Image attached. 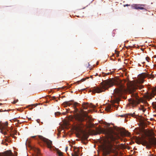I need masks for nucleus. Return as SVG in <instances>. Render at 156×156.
Listing matches in <instances>:
<instances>
[{
	"mask_svg": "<svg viewBox=\"0 0 156 156\" xmlns=\"http://www.w3.org/2000/svg\"><path fill=\"white\" fill-rule=\"evenodd\" d=\"M154 58H155V57H156V56H154Z\"/></svg>",
	"mask_w": 156,
	"mask_h": 156,
	"instance_id": "c9c22d12",
	"label": "nucleus"
},
{
	"mask_svg": "<svg viewBox=\"0 0 156 156\" xmlns=\"http://www.w3.org/2000/svg\"><path fill=\"white\" fill-rule=\"evenodd\" d=\"M113 107L116 108L117 110V107H116V105H112V106L111 105H108L105 108V110L107 112H110L111 111Z\"/></svg>",
	"mask_w": 156,
	"mask_h": 156,
	"instance_id": "f8f14e48",
	"label": "nucleus"
},
{
	"mask_svg": "<svg viewBox=\"0 0 156 156\" xmlns=\"http://www.w3.org/2000/svg\"><path fill=\"white\" fill-rule=\"evenodd\" d=\"M152 105L154 109H156V102H154L152 103Z\"/></svg>",
	"mask_w": 156,
	"mask_h": 156,
	"instance_id": "f3484780",
	"label": "nucleus"
},
{
	"mask_svg": "<svg viewBox=\"0 0 156 156\" xmlns=\"http://www.w3.org/2000/svg\"><path fill=\"white\" fill-rule=\"evenodd\" d=\"M16 133H15V134H16Z\"/></svg>",
	"mask_w": 156,
	"mask_h": 156,
	"instance_id": "e433bc0d",
	"label": "nucleus"
},
{
	"mask_svg": "<svg viewBox=\"0 0 156 156\" xmlns=\"http://www.w3.org/2000/svg\"><path fill=\"white\" fill-rule=\"evenodd\" d=\"M16 102L15 101H14L13 102H12V103L13 104H16Z\"/></svg>",
	"mask_w": 156,
	"mask_h": 156,
	"instance_id": "c756f323",
	"label": "nucleus"
},
{
	"mask_svg": "<svg viewBox=\"0 0 156 156\" xmlns=\"http://www.w3.org/2000/svg\"><path fill=\"white\" fill-rule=\"evenodd\" d=\"M145 5L144 4H133L132 5V8L133 9H144L145 10L146 9H144L143 7H145Z\"/></svg>",
	"mask_w": 156,
	"mask_h": 156,
	"instance_id": "9d476101",
	"label": "nucleus"
},
{
	"mask_svg": "<svg viewBox=\"0 0 156 156\" xmlns=\"http://www.w3.org/2000/svg\"><path fill=\"white\" fill-rule=\"evenodd\" d=\"M85 112L83 115H77L76 116L75 119L76 120L80 122V123L78 124L77 128L79 130L81 131L82 133V138L84 140H87L88 137L89 136L87 133L82 130V129L84 126V125L83 124L82 122L85 120V118L89 119V117L86 113H85Z\"/></svg>",
	"mask_w": 156,
	"mask_h": 156,
	"instance_id": "7ed1b4c3",
	"label": "nucleus"
},
{
	"mask_svg": "<svg viewBox=\"0 0 156 156\" xmlns=\"http://www.w3.org/2000/svg\"><path fill=\"white\" fill-rule=\"evenodd\" d=\"M2 143H3L4 144H5V145H7H7H8V143H5V142H3V141H2Z\"/></svg>",
	"mask_w": 156,
	"mask_h": 156,
	"instance_id": "bb28decb",
	"label": "nucleus"
},
{
	"mask_svg": "<svg viewBox=\"0 0 156 156\" xmlns=\"http://www.w3.org/2000/svg\"><path fill=\"white\" fill-rule=\"evenodd\" d=\"M146 77L151 79H153L154 77V75L152 74H148L146 73L143 74L141 75V77L142 79H140L139 82L140 83H143L144 82L143 79Z\"/></svg>",
	"mask_w": 156,
	"mask_h": 156,
	"instance_id": "1a4fd4ad",
	"label": "nucleus"
},
{
	"mask_svg": "<svg viewBox=\"0 0 156 156\" xmlns=\"http://www.w3.org/2000/svg\"><path fill=\"white\" fill-rule=\"evenodd\" d=\"M0 156H14L11 151H7Z\"/></svg>",
	"mask_w": 156,
	"mask_h": 156,
	"instance_id": "ddd939ff",
	"label": "nucleus"
},
{
	"mask_svg": "<svg viewBox=\"0 0 156 156\" xmlns=\"http://www.w3.org/2000/svg\"><path fill=\"white\" fill-rule=\"evenodd\" d=\"M10 135L12 136V137L15 138V136H14V135L11 133H10Z\"/></svg>",
	"mask_w": 156,
	"mask_h": 156,
	"instance_id": "5701e85b",
	"label": "nucleus"
},
{
	"mask_svg": "<svg viewBox=\"0 0 156 156\" xmlns=\"http://www.w3.org/2000/svg\"><path fill=\"white\" fill-rule=\"evenodd\" d=\"M129 5H128V4H127L126 5V6H129Z\"/></svg>",
	"mask_w": 156,
	"mask_h": 156,
	"instance_id": "2f4dec72",
	"label": "nucleus"
},
{
	"mask_svg": "<svg viewBox=\"0 0 156 156\" xmlns=\"http://www.w3.org/2000/svg\"><path fill=\"white\" fill-rule=\"evenodd\" d=\"M18 101V99H17V100H16V102H17V101Z\"/></svg>",
	"mask_w": 156,
	"mask_h": 156,
	"instance_id": "473e14b6",
	"label": "nucleus"
},
{
	"mask_svg": "<svg viewBox=\"0 0 156 156\" xmlns=\"http://www.w3.org/2000/svg\"><path fill=\"white\" fill-rule=\"evenodd\" d=\"M149 58L148 57H146V60L147 61V62H149Z\"/></svg>",
	"mask_w": 156,
	"mask_h": 156,
	"instance_id": "b1692460",
	"label": "nucleus"
},
{
	"mask_svg": "<svg viewBox=\"0 0 156 156\" xmlns=\"http://www.w3.org/2000/svg\"><path fill=\"white\" fill-rule=\"evenodd\" d=\"M114 85V83L112 80H105L101 83L100 87H94L92 89V92L94 94L96 93H100L105 91V90L109 87H112Z\"/></svg>",
	"mask_w": 156,
	"mask_h": 156,
	"instance_id": "20e7f679",
	"label": "nucleus"
},
{
	"mask_svg": "<svg viewBox=\"0 0 156 156\" xmlns=\"http://www.w3.org/2000/svg\"><path fill=\"white\" fill-rule=\"evenodd\" d=\"M71 102H73V101H66V102H64L63 103V104L64 105H66L67 106H69L70 105H73L72 103H70Z\"/></svg>",
	"mask_w": 156,
	"mask_h": 156,
	"instance_id": "2eb2a0df",
	"label": "nucleus"
},
{
	"mask_svg": "<svg viewBox=\"0 0 156 156\" xmlns=\"http://www.w3.org/2000/svg\"><path fill=\"white\" fill-rule=\"evenodd\" d=\"M55 114L56 116H58L60 115L61 113L59 112H55Z\"/></svg>",
	"mask_w": 156,
	"mask_h": 156,
	"instance_id": "412c9836",
	"label": "nucleus"
},
{
	"mask_svg": "<svg viewBox=\"0 0 156 156\" xmlns=\"http://www.w3.org/2000/svg\"><path fill=\"white\" fill-rule=\"evenodd\" d=\"M82 106L83 108L85 109H87L88 107L93 108H95V106L91 103L89 104L88 103L85 102H83L82 104Z\"/></svg>",
	"mask_w": 156,
	"mask_h": 156,
	"instance_id": "9b49d317",
	"label": "nucleus"
},
{
	"mask_svg": "<svg viewBox=\"0 0 156 156\" xmlns=\"http://www.w3.org/2000/svg\"><path fill=\"white\" fill-rule=\"evenodd\" d=\"M139 109L140 110H142L143 112H145L146 110V109L145 108L143 105H140L139 108Z\"/></svg>",
	"mask_w": 156,
	"mask_h": 156,
	"instance_id": "dca6fc26",
	"label": "nucleus"
},
{
	"mask_svg": "<svg viewBox=\"0 0 156 156\" xmlns=\"http://www.w3.org/2000/svg\"><path fill=\"white\" fill-rule=\"evenodd\" d=\"M98 133H104L107 136L108 138L100 147V149L103 156H116L118 154L117 146L114 144L116 138L112 135L111 129L100 128L98 129Z\"/></svg>",
	"mask_w": 156,
	"mask_h": 156,
	"instance_id": "f257e3e1",
	"label": "nucleus"
},
{
	"mask_svg": "<svg viewBox=\"0 0 156 156\" xmlns=\"http://www.w3.org/2000/svg\"><path fill=\"white\" fill-rule=\"evenodd\" d=\"M119 102V100H116L115 101V102L118 104Z\"/></svg>",
	"mask_w": 156,
	"mask_h": 156,
	"instance_id": "393cba45",
	"label": "nucleus"
},
{
	"mask_svg": "<svg viewBox=\"0 0 156 156\" xmlns=\"http://www.w3.org/2000/svg\"><path fill=\"white\" fill-rule=\"evenodd\" d=\"M135 140L137 144L146 146L147 148H149L151 147V143L148 142L144 139L140 137H136Z\"/></svg>",
	"mask_w": 156,
	"mask_h": 156,
	"instance_id": "6e6552de",
	"label": "nucleus"
},
{
	"mask_svg": "<svg viewBox=\"0 0 156 156\" xmlns=\"http://www.w3.org/2000/svg\"><path fill=\"white\" fill-rule=\"evenodd\" d=\"M126 85L132 97L129 99V101L131 105L133 107H135L142 101V99L139 98L137 93L134 91L136 89L141 90L144 86L140 83L134 84L131 82H127Z\"/></svg>",
	"mask_w": 156,
	"mask_h": 156,
	"instance_id": "f03ea898",
	"label": "nucleus"
},
{
	"mask_svg": "<svg viewBox=\"0 0 156 156\" xmlns=\"http://www.w3.org/2000/svg\"><path fill=\"white\" fill-rule=\"evenodd\" d=\"M55 101H56V102H57V101H58V100H55Z\"/></svg>",
	"mask_w": 156,
	"mask_h": 156,
	"instance_id": "72a5a7b5",
	"label": "nucleus"
},
{
	"mask_svg": "<svg viewBox=\"0 0 156 156\" xmlns=\"http://www.w3.org/2000/svg\"><path fill=\"white\" fill-rule=\"evenodd\" d=\"M72 156H78V153L75 151L72 154Z\"/></svg>",
	"mask_w": 156,
	"mask_h": 156,
	"instance_id": "a211bd4d",
	"label": "nucleus"
},
{
	"mask_svg": "<svg viewBox=\"0 0 156 156\" xmlns=\"http://www.w3.org/2000/svg\"><path fill=\"white\" fill-rule=\"evenodd\" d=\"M80 105V104L77 102H74L73 103V107L74 109V111L75 112H76L78 111V109L76 108V106L77 105Z\"/></svg>",
	"mask_w": 156,
	"mask_h": 156,
	"instance_id": "4468645a",
	"label": "nucleus"
},
{
	"mask_svg": "<svg viewBox=\"0 0 156 156\" xmlns=\"http://www.w3.org/2000/svg\"><path fill=\"white\" fill-rule=\"evenodd\" d=\"M118 87V88L115 89L114 91V94L115 97L120 96L123 91L125 90L124 86L122 83L119 84Z\"/></svg>",
	"mask_w": 156,
	"mask_h": 156,
	"instance_id": "0eeeda50",
	"label": "nucleus"
},
{
	"mask_svg": "<svg viewBox=\"0 0 156 156\" xmlns=\"http://www.w3.org/2000/svg\"><path fill=\"white\" fill-rule=\"evenodd\" d=\"M31 137L33 138H35L36 140H38L39 139L43 141L47 145V147L48 148H51L52 147V142L50 140L42 136L39 135L37 136H31Z\"/></svg>",
	"mask_w": 156,
	"mask_h": 156,
	"instance_id": "423d86ee",
	"label": "nucleus"
},
{
	"mask_svg": "<svg viewBox=\"0 0 156 156\" xmlns=\"http://www.w3.org/2000/svg\"><path fill=\"white\" fill-rule=\"evenodd\" d=\"M51 99L52 100H55L56 99V98L55 97V96H53V97H51Z\"/></svg>",
	"mask_w": 156,
	"mask_h": 156,
	"instance_id": "4be33fe9",
	"label": "nucleus"
},
{
	"mask_svg": "<svg viewBox=\"0 0 156 156\" xmlns=\"http://www.w3.org/2000/svg\"><path fill=\"white\" fill-rule=\"evenodd\" d=\"M8 111V110H5L3 111L2 109H1L0 110V112H4V111Z\"/></svg>",
	"mask_w": 156,
	"mask_h": 156,
	"instance_id": "a878e982",
	"label": "nucleus"
},
{
	"mask_svg": "<svg viewBox=\"0 0 156 156\" xmlns=\"http://www.w3.org/2000/svg\"><path fill=\"white\" fill-rule=\"evenodd\" d=\"M109 74V73H105V75H104V76H105L106 75H108Z\"/></svg>",
	"mask_w": 156,
	"mask_h": 156,
	"instance_id": "cd10ccee",
	"label": "nucleus"
},
{
	"mask_svg": "<svg viewBox=\"0 0 156 156\" xmlns=\"http://www.w3.org/2000/svg\"><path fill=\"white\" fill-rule=\"evenodd\" d=\"M85 79H84V78H83L80 81H77L76 83H77V84H79V83H80V82L81 81V82H83L84 81H85Z\"/></svg>",
	"mask_w": 156,
	"mask_h": 156,
	"instance_id": "aec40b11",
	"label": "nucleus"
},
{
	"mask_svg": "<svg viewBox=\"0 0 156 156\" xmlns=\"http://www.w3.org/2000/svg\"><path fill=\"white\" fill-rule=\"evenodd\" d=\"M40 121V120L39 119H37V122H39V121Z\"/></svg>",
	"mask_w": 156,
	"mask_h": 156,
	"instance_id": "7c9ffc66",
	"label": "nucleus"
},
{
	"mask_svg": "<svg viewBox=\"0 0 156 156\" xmlns=\"http://www.w3.org/2000/svg\"><path fill=\"white\" fill-rule=\"evenodd\" d=\"M68 150V147H66V148L65 151L66 152H67V151Z\"/></svg>",
	"mask_w": 156,
	"mask_h": 156,
	"instance_id": "c85d7f7f",
	"label": "nucleus"
},
{
	"mask_svg": "<svg viewBox=\"0 0 156 156\" xmlns=\"http://www.w3.org/2000/svg\"><path fill=\"white\" fill-rule=\"evenodd\" d=\"M2 105V103H0V105Z\"/></svg>",
	"mask_w": 156,
	"mask_h": 156,
	"instance_id": "f704fd0d",
	"label": "nucleus"
},
{
	"mask_svg": "<svg viewBox=\"0 0 156 156\" xmlns=\"http://www.w3.org/2000/svg\"><path fill=\"white\" fill-rule=\"evenodd\" d=\"M8 122H6L5 123H2L0 122V130H1V132L4 135H8L7 136H5V138L4 140L5 141L9 142L8 138L9 137V134L7 133V132H9L10 133L11 131H9V130L8 129Z\"/></svg>",
	"mask_w": 156,
	"mask_h": 156,
	"instance_id": "39448f33",
	"label": "nucleus"
},
{
	"mask_svg": "<svg viewBox=\"0 0 156 156\" xmlns=\"http://www.w3.org/2000/svg\"><path fill=\"white\" fill-rule=\"evenodd\" d=\"M129 114L132 117H135V116H136V115H135V114L134 112L133 113H130ZM135 118H136V117H135Z\"/></svg>",
	"mask_w": 156,
	"mask_h": 156,
	"instance_id": "6ab92c4d",
	"label": "nucleus"
}]
</instances>
